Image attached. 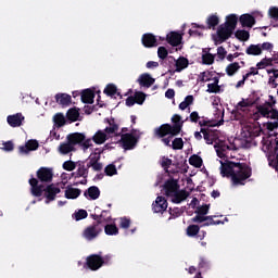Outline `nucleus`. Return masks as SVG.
<instances>
[{
    "label": "nucleus",
    "mask_w": 278,
    "mask_h": 278,
    "mask_svg": "<svg viewBox=\"0 0 278 278\" xmlns=\"http://www.w3.org/2000/svg\"><path fill=\"white\" fill-rule=\"evenodd\" d=\"M101 153L103 151H98V152H92L88 160L89 162L87 163V168H92V170H96L99 173L100 170H103V163H100L99 161L101 160Z\"/></svg>",
    "instance_id": "9b49d317"
},
{
    "label": "nucleus",
    "mask_w": 278,
    "mask_h": 278,
    "mask_svg": "<svg viewBox=\"0 0 278 278\" xmlns=\"http://www.w3.org/2000/svg\"><path fill=\"white\" fill-rule=\"evenodd\" d=\"M264 134L262 126L260 124H248L242 127L241 138L244 140V147L251 149V147H257V141L255 138H260Z\"/></svg>",
    "instance_id": "20e7f679"
},
{
    "label": "nucleus",
    "mask_w": 278,
    "mask_h": 278,
    "mask_svg": "<svg viewBox=\"0 0 278 278\" xmlns=\"http://www.w3.org/2000/svg\"><path fill=\"white\" fill-rule=\"evenodd\" d=\"M202 64H206L207 66L214 64V54L205 53L202 55Z\"/></svg>",
    "instance_id": "6e6d98bb"
},
{
    "label": "nucleus",
    "mask_w": 278,
    "mask_h": 278,
    "mask_svg": "<svg viewBox=\"0 0 278 278\" xmlns=\"http://www.w3.org/2000/svg\"><path fill=\"white\" fill-rule=\"evenodd\" d=\"M195 214L207 216V214H210V205L204 204L202 206H198V208L195 210Z\"/></svg>",
    "instance_id": "052dcab7"
},
{
    "label": "nucleus",
    "mask_w": 278,
    "mask_h": 278,
    "mask_svg": "<svg viewBox=\"0 0 278 278\" xmlns=\"http://www.w3.org/2000/svg\"><path fill=\"white\" fill-rule=\"evenodd\" d=\"M267 73L269 74L268 85L271 86V88H277L278 84L276 79H278V70L270 68V70H267Z\"/></svg>",
    "instance_id": "c9c22d12"
},
{
    "label": "nucleus",
    "mask_w": 278,
    "mask_h": 278,
    "mask_svg": "<svg viewBox=\"0 0 278 278\" xmlns=\"http://www.w3.org/2000/svg\"><path fill=\"white\" fill-rule=\"evenodd\" d=\"M103 233V226H100L98 223H92L87 226L83 231V238L88 242H92V240H97L98 236Z\"/></svg>",
    "instance_id": "6e6552de"
},
{
    "label": "nucleus",
    "mask_w": 278,
    "mask_h": 278,
    "mask_svg": "<svg viewBox=\"0 0 278 278\" xmlns=\"http://www.w3.org/2000/svg\"><path fill=\"white\" fill-rule=\"evenodd\" d=\"M201 134H203L206 144H214V141H212V136L210 135V128H201Z\"/></svg>",
    "instance_id": "4d7b16f0"
},
{
    "label": "nucleus",
    "mask_w": 278,
    "mask_h": 278,
    "mask_svg": "<svg viewBox=\"0 0 278 278\" xmlns=\"http://www.w3.org/2000/svg\"><path fill=\"white\" fill-rule=\"evenodd\" d=\"M225 113L222 114V118L218 122L210 121V119H201L199 121V125L201 129H210L212 127H220V125L225 124Z\"/></svg>",
    "instance_id": "412c9836"
},
{
    "label": "nucleus",
    "mask_w": 278,
    "mask_h": 278,
    "mask_svg": "<svg viewBox=\"0 0 278 278\" xmlns=\"http://www.w3.org/2000/svg\"><path fill=\"white\" fill-rule=\"evenodd\" d=\"M161 166L167 175H175V170L168 169L170 166H173V160L168 159V156H162L161 159Z\"/></svg>",
    "instance_id": "72a5a7b5"
},
{
    "label": "nucleus",
    "mask_w": 278,
    "mask_h": 278,
    "mask_svg": "<svg viewBox=\"0 0 278 278\" xmlns=\"http://www.w3.org/2000/svg\"><path fill=\"white\" fill-rule=\"evenodd\" d=\"M154 136L156 138H166V136H170V138H175V136H179V126L170 125V124H162L160 127L154 129Z\"/></svg>",
    "instance_id": "423d86ee"
},
{
    "label": "nucleus",
    "mask_w": 278,
    "mask_h": 278,
    "mask_svg": "<svg viewBox=\"0 0 278 278\" xmlns=\"http://www.w3.org/2000/svg\"><path fill=\"white\" fill-rule=\"evenodd\" d=\"M236 108L239 112H244L245 108H253V101L250 99H242L240 102H238Z\"/></svg>",
    "instance_id": "a18cd8bd"
},
{
    "label": "nucleus",
    "mask_w": 278,
    "mask_h": 278,
    "mask_svg": "<svg viewBox=\"0 0 278 278\" xmlns=\"http://www.w3.org/2000/svg\"><path fill=\"white\" fill-rule=\"evenodd\" d=\"M103 92L104 94H106V97H111L112 99H116V97H119L121 99H123L121 91H118V88L114 84L106 85Z\"/></svg>",
    "instance_id": "cd10ccee"
},
{
    "label": "nucleus",
    "mask_w": 278,
    "mask_h": 278,
    "mask_svg": "<svg viewBox=\"0 0 278 278\" xmlns=\"http://www.w3.org/2000/svg\"><path fill=\"white\" fill-rule=\"evenodd\" d=\"M165 190V195L173 198V195L179 190V184H177V180L169 179L165 181L163 186Z\"/></svg>",
    "instance_id": "a211bd4d"
},
{
    "label": "nucleus",
    "mask_w": 278,
    "mask_h": 278,
    "mask_svg": "<svg viewBox=\"0 0 278 278\" xmlns=\"http://www.w3.org/2000/svg\"><path fill=\"white\" fill-rule=\"evenodd\" d=\"M134 99H135V103H137V105H142L144 103V101H147V94L142 91H136Z\"/></svg>",
    "instance_id": "8fccbe9b"
},
{
    "label": "nucleus",
    "mask_w": 278,
    "mask_h": 278,
    "mask_svg": "<svg viewBox=\"0 0 278 278\" xmlns=\"http://www.w3.org/2000/svg\"><path fill=\"white\" fill-rule=\"evenodd\" d=\"M189 164L194 166V168H201L203 166V159L197 154H193L189 157Z\"/></svg>",
    "instance_id": "c03bdc74"
},
{
    "label": "nucleus",
    "mask_w": 278,
    "mask_h": 278,
    "mask_svg": "<svg viewBox=\"0 0 278 278\" xmlns=\"http://www.w3.org/2000/svg\"><path fill=\"white\" fill-rule=\"evenodd\" d=\"M277 105V99L274 96H268V101L264 104H260L256 106V113L262 111V108H266V110H276L275 106Z\"/></svg>",
    "instance_id": "2f4dec72"
},
{
    "label": "nucleus",
    "mask_w": 278,
    "mask_h": 278,
    "mask_svg": "<svg viewBox=\"0 0 278 278\" xmlns=\"http://www.w3.org/2000/svg\"><path fill=\"white\" fill-rule=\"evenodd\" d=\"M166 40L172 47H179L181 45L182 37L181 34L172 31L166 36Z\"/></svg>",
    "instance_id": "b1692460"
},
{
    "label": "nucleus",
    "mask_w": 278,
    "mask_h": 278,
    "mask_svg": "<svg viewBox=\"0 0 278 278\" xmlns=\"http://www.w3.org/2000/svg\"><path fill=\"white\" fill-rule=\"evenodd\" d=\"M81 195V189L68 186L65 190V199H78Z\"/></svg>",
    "instance_id": "e433bc0d"
},
{
    "label": "nucleus",
    "mask_w": 278,
    "mask_h": 278,
    "mask_svg": "<svg viewBox=\"0 0 278 278\" xmlns=\"http://www.w3.org/2000/svg\"><path fill=\"white\" fill-rule=\"evenodd\" d=\"M240 68H241L240 63L238 62L230 63L226 66V75H228V77H233V75L238 73Z\"/></svg>",
    "instance_id": "58836bf2"
},
{
    "label": "nucleus",
    "mask_w": 278,
    "mask_h": 278,
    "mask_svg": "<svg viewBox=\"0 0 278 278\" xmlns=\"http://www.w3.org/2000/svg\"><path fill=\"white\" fill-rule=\"evenodd\" d=\"M23 121H25L23 113H16L7 117V122L10 127H21V125H23Z\"/></svg>",
    "instance_id": "4be33fe9"
},
{
    "label": "nucleus",
    "mask_w": 278,
    "mask_h": 278,
    "mask_svg": "<svg viewBox=\"0 0 278 278\" xmlns=\"http://www.w3.org/2000/svg\"><path fill=\"white\" fill-rule=\"evenodd\" d=\"M80 99L84 103L92 104L94 103V91L91 89H85L80 93Z\"/></svg>",
    "instance_id": "473e14b6"
},
{
    "label": "nucleus",
    "mask_w": 278,
    "mask_h": 278,
    "mask_svg": "<svg viewBox=\"0 0 278 278\" xmlns=\"http://www.w3.org/2000/svg\"><path fill=\"white\" fill-rule=\"evenodd\" d=\"M168 210V201L166 198L159 195L156 197L155 201L152 203V212L154 214H164Z\"/></svg>",
    "instance_id": "2eb2a0df"
},
{
    "label": "nucleus",
    "mask_w": 278,
    "mask_h": 278,
    "mask_svg": "<svg viewBox=\"0 0 278 278\" xmlns=\"http://www.w3.org/2000/svg\"><path fill=\"white\" fill-rule=\"evenodd\" d=\"M84 197H86V199H90L91 201H97V199L101 197V190H99V187L97 186H91L84 192Z\"/></svg>",
    "instance_id": "a878e982"
},
{
    "label": "nucleus",
    "mask_w": 278,
    "mask_h": 278,
    "mask_svg": "<svg viewBox=\"0 0 278 278\" xmlns=\"http://www.w3.org/2000/svg\"><path fill=\"white\" fill-rule=\"evenodd\" d=\"M247 55H262L261 45H250L245 50Z\"/></svg>",
    "instance_id": "a19ab883"
},
{
    "label": "nucleus",
    "mask_w": 278,
    "mask_h": 278,
    "mask_svg": "<svg viewBox=\"0 0 278 278\" xmlns=\"http://www.w3.org/2000/svg\"><path fill=\"white\" fill-rule=\"evenodd\" d=\"M269 16H270V18H274V21H278V8L277 7H271L269 9Z\"/></svg>",
    "instance_id": "774afa93"
},
{
    "label": "nucleus",
    "mask_w": 278,
    "mask_h": 278,
    "mask_svg": "<svg viewBox=\"0 0 278 278\" xmlns=\"http://www.w3.org/2000/svg\"><path fill=\"white\" fill-rule=\"evenodd\" d=\"M37 181L41 184H51L53 181V169L49 167H40L37 170Z\"/></svg>",
    "instance_id": "4468645a"
},
{
    "label": "nucleus",
    "mask_w": 278,
    "mask_h": 278,
    "mask_svg": "<svg viewBox=\"0 0 278 278\" xmlns=\"http://www.w3.org/2000/svg\"><path fill=\"white\" fill-rule=\"evenodd\" d=\"M53 121L58 127H64V125H66V117H64L62 113L55 114Z\"/></svg>",
    "instance_id": "603ef678"
},
{
    "label": "nucleus",
    "mask_w": 278,
    "mask_h": 278,
    "mask_svg": "<svg viewBox=\"0 0 278 278\" xmlns=\"http://www.w3.org/2000/svg\"><path fill=\"white\" fill-rule=\"evenodd\" d=\"M257 116H262L263 118L270 119V122L267 123V129L269 131H275V129H278V110L277 109L268 110L266 108H262L260 113L254 114V118H257Z\"/></svg>",
    "instance_id": "39448f33"
},
{
    "label": "nucleus",
    "mask_w": 278,
    "mask_h": 278,
    "mask_svg": "<svg viewBox=\"0 0 278 278\" xmlns=\"http://www.w3.org/2000/svg\"><path fill=\"white\" fill-rule=\"evenodd\" d=\"M66 138H67V142H70V144H73L75 147L76 144L81 146V142L86 140V135H84V132H74V134L67 135Z\"/></svg>",
    "instance_id": "5701e85b"
},
{
    "label": "nucleus",
    "mask_w": 278,
    "mask_h": 278,
    "mask_svg": "<svg viewBox=\"0 0 278 278\" xmlns=\"http://www.w3.org/2000/svg\"><path fill=\"white\" fill-rule=\"evenodd\" d=\"M110 137L105 134V130H98L93 137L92 140L96 144H104V142L109 139Z\"/></svg>",
    "instance_id": "f704fd0d"
},
{
    "label": "nucleus",
    "mask_w": 278,
    "mask_h": 278,
    "mask_svg": "<svg viewBox=\"0 0 278 278\" xmlns=\"http://www.w3.org/2000/svg\"><path fill=\"white\" fill-rule=\"evenodd\" d=\"M227 27H230L233 31H236V27H238V15L229 14L226 17V22L224 23Z\"/></svg>",
    "instance_id": "4c0bfd02"
},
{
    "label": "nucleus",
    "mask_w": 278,
    "mask_h": 278,
    "mask_svg": "<svg viewBox=\"0 0 278 278\" xmlns=\"http://www.w3.org/2000/svg\"><path fill=\"white\" fill-rule=\"evenodd\" d=\"M66 116H67L68 121H72V123H75V122L79 121V110H77L76 108L70 109L67 111Z\"/></svg>",
    "instance_id": "09e8293b"
},
{
    "label": "nucleus",
    "mask_w": 278,
    "mask_h": 278,
    "mask_svg": "<svg viewBox=\"0 0 278 278\" xmlns=\"http://www.w3.org/2000/svg\"><path fill=\"white\" fill-rule=\"evenodd\" d=\"M220 23V18L216 14H212L206 18V26L192 23L193 29H216Z\"/></svg>",
    "instance_id": "f8f14e48"
},
{
    "label": "nucleus",
    "mask_w": 278,
    "mask_h": 278,
    "mask_svg": "<svg viewBox=\"0 0 278 278\" xmlns=\"http://www.w3.org/2000/svg\"><path fill=\"white\" fill-rule=\"evenodd\" d=\"M137 83L141 88H151L155 84V78H152L149 73H143L139 76Z\"/></svg>",
    "instance_id": "6ab92c4d"
},
{
    "label": "nucleus",
    "mask_w": 278,
    "mask_h": 278,
    "mask_svg": "<svg viewBox=\"0 0 278 278\" xmlns=\"http://www.w3.org/2000/svg\"><path fill=\"white\" fill-rule=\"evenodd\" d=\"M222 177L231 178L232 186H244V181L253 175V169L247 163L219 161Z\"/></svg>",
    "instance_id": "f257e3e1"
},
{
    "label": "nucleus",
    "mask_w": 278,
    "mask_h": 278,
    "mask_svg": "<svg viewBox=\"0 0 278 278\" xmlns=\"http://www.w3.org/2000/svg\"><path fill=\"white\" fill-rule=\"evenodd\" d=\"M208 134L213 142H216V140H218V138L220 137V132L217 129L208 128Z\"/></svg>",
    "instance_id": "338daca9"
},
{
    "label": "nucleus",
    "mask_w": 278,
    "mask_h": 278,
    "mask_svg": "<svg viewBox=\"0 0 278 278\" xmlns=\"http://www.w3.org/2000/svg\"><path fill=\"white\" fill-rule=\"evenodd\" d=\"M172 123H174L173 125H176L177 127H179V134H181V128L184 127V122H181V115L175 114L172 117Z\"/></svg>",
    "instance_id": "bf43d9fd"
},
{
    "label": "nucleus",
    "mask_w": 278,
    "mask_h": 278,
    "mask_svg": "<svg viewBox=\"0 0 278 278\" xmlns=\"http://www.w3.org/2000/svg\"><path fill=\"white\" fill-rule=\"evenodd\" d=\"M117 136H119L121 140V144L123 147V149H125V151H131V149L136 148V144H138V139L136 138V136L126 132H119Z\"/></svg>",
    "instance_id": "1a4fd4ad"
},
{
    "label": "nucleus",
    "mask_w": 278,
    "mask_h": 278,
    "mask_svg": "<svg viewBox=\"0 0 278 278\" xmlns=\"http://www.w3.org/2000/svg\"><path fill=\"white\" fill-rule=\"evenodd\" d=\"M207 219L203 222V224L200 227H210L212 225H223L222 220H214L216 216H206Z\"/></svg>",
    "instance_id": "3c124183"
},
{
    "label": "nucleus",
    "mask_w": 278,
    "mask_h": 278,
    "mask_svg": "<svg viewBox=\"0 0 278 278\" xmlns=\"http://www.w3.org/2000/svg\"><path fill=\"white\" fill-rule=\"evenodd\" d=\"M28 184L30 186V194L33 197L40 198L42 197L45 192L46 203H51V201H55V197L62 192L60 187H56L55 185L51 184L45 187L43 185L38 184V178H31L28 180Z\"/></svg>",
    "instance_id": "f03ea898"
},
{
    "label": "nucleus",
    "mask_w": 278,
    "mask_h": 278,
    "mask_svg": "<svg viewBox=\"0 0 278 278\" xmlns=\"http://www.w3.org/2000/svg\"><path fill=\"white\" fill-rule=\"evenodd\" d=\"M262 151L266 153L269 166H278V138L275 136H264L262 138Z\"/></svg>",
    "instance_id": "7ed1b4c3"
},
{
    "label": "nucleus",
    "mask_w": 278,
    "mask_h": 278,
    "mask_svg": "<svg viewBox=\"0 0 278 278\" xmlns=\"http://www.w3.org/2000/svg\"><path fill=\"white\" fill-rule=\"evenodd\" d=\"M103 229L106 236H118V227L116 224H104Z\"/></svg>",
    "instance_id": "ea45409f"
},
{
    "label": "nucleus",
    "mask_w": 278,
    "mask_h": 278,
    "mask_svg": "<svg viewBox=\"0 0 278 278\" xmlns=\"http://www.w3.org/2000/svg\"><path fill=\"white\" fill-rule=\"evenodd\" d=\"M105 214H110V211H102L100 215L91 214V218L94 220L93 223H98L100 227H104L105 223H110V217H105Z\"/></svg>",
    "instance_id": "7c9ffc66"
},
{
    "label": "nucleus",
    "mask_w": 278,
    "mask_h": 278,
    "mask_svg": "<svg viewBox=\"0 0 278 278\" xmlns=\"http://www.w3.org/2000/svg\"><path fill=\"white\" fill-rule=\"evenodd\" d=\"M200 229H201V226H199V225H189L187 227V236L189 238H197V236L199 235Z\"/></svg>",
    "instance_id": "49530a36"
},
{
    "label": "nucleus",
    "mask_w": 278,
    "mask_h": 278,
    "mask_svg": "<svg viewBox=\"0 0 278 278\" xmlns=\"http://www.w3.org/2000/svg\"><path fill=\"white\" fill-rule=\"evenodd\" d=\"M89 169L90 167H88V165L86 166L84 163H78L77 170L72 175L75 177V179H79V177H83V179H88Z\"/></svg>",
    "instance_id": "bb28decb"
},
{
    "label": "nucleus",
    "mask_w": 278,
    "mask_h": 278,
    "mask_svg": "<svg viewBox=\"0 0 278 278\" xmlns=\"http://www.w3.org/2000/svg\"><path fill=\"white\" fill-rule=\"evenodd\" d=\"M206 92H208L210 94H218V92H220V87L219 85H214V83L208 84Z\"/></svg>",
    "instance_id": "680f3d73"
},
{
    "label": "nucleus",
    "mask_w": 278,
    "mask_h": 278,
    "mask_svg": "<svg viewBox=\"0 0 278 278\" xmlns=\"http://www.w3.org/2000/svg\"><path fill=\"white\" fill-rule=\"evenodd\" d=\"M38 147H40V143H38V140L30 139L26 142L25 146L20 147V153L23 155H27L29 151H38Z\"/></svg>",
    "instance_id": "aec40b11"
},
{
    "label": "nucleus",
    "mask_w": 278,
    "mask_h": 278,
    "mask_svg": "<svg viewBox=\"0 0 278 278\" xmlns=\"http://www.w3.org/2000/svg\"><path fill=\"white\" fill-rule=\"evenodd\" d=\"M104 173L108 177H114V175H117L118 170L116 169V165L114 164H109L104 168Z\"/></svg>",
    "instance_id": "864d4df0"
},
{
    "label": "nucleus",
    "mask_w": 278,
    "mask_h": 278,
    "mask_svg": "<svg viewBox=\"0 0 278 278\" xmlns=\"http://www.w3.org/2000/svg\"><path fill=\"white\" fill-rule=\"evenodd\" d=\"M86 266L90 270H99L103 266V256L101 254H91L86 258Z\"/></svg>",
    "instance_id": "ddd939ff"
},
{
    "label": "nucleus",
    "mask_w": 278,
    "mask_h": 278,
    "mask_svg": "<svg viewBox=\"0 0 278 278\" xmlns=\"http://www.w3.org/2000/svg\"><path fill=\"white\" fill-rule=\"evenodd\" d=\"M239 23L241 24V27H253L255 25L256 21L255 17L249 13L242 14L239 17Z\"/></svg>",
    "instance_id": "393cba45"
},
{
    "label": "nucleus",
    "mask_w": 278,
    "mask_h": 278,
    "mask_svg": "<svg viewBox=\"0 0 278 278\" xmlns=\"http://www.w3.org/2000/svg\"><path fill=\"white\" fill-rule=\"evenodd\" d=\"M172 149H174V151H180V149H184V139L175 138L172 142Z\"/></svg>",
    "instance_id": "5fc2aeb1"
},
{
    "label": "nucleus",
    "mask_w": 278,
    "mask_h": 278,
    "mask_svg": "<svg viewBox=\"0 0 278 278\" xmlns=\"http://www.w3.org/2000/svg\"><path fill=\"white\" fill-rule=\"evenodd\" d=\"M168 212L172 218H179V216H181L180 207H174V208L169 207Z\"/></svg>",
    "instance_id": "69168bd1"
},
{
    "label": "nucleus",
    "mask_w": 278,
    "mask_h": 278,
    "mask_svg": "<svg viewBox=\"0 0 278 278\" xmlns=\"http://www.w3.org/2000/svg\"><path fill=\"white\" fill-rule=\"evenodd\" d=\"M190 197V193L186 190H177L173 195H172V203H182V201H186Z\"/></svg>",
    "instance_id": "c756f323"
},
{
    "label": "nucleus",
    "mask_w": 278,
    "mask_h": 278,
    "mask_svg": "<svg viewBox=\"0 0 278 278\" xmlns=\"http://www.w3.org/2000/svg\"><path fill=\"white\" fill-rule=\"evenodd\" d=\"M168 62L172 64H175L176 70H168V73L172 75H175V73H181V71H185V68H188L190 66V61H188L185 56H179L178 60H175L174 56H168Z\"/></svg>",
    "instance_id": "9d476101"
},
{
    "label": "nucleus",
    "mask_w": 278,
    "mask_h": 278,
    "mask_svg": "<svg viewBox=\"0 0 278 278\" xmlns=\"http://www.w3.org/2000/svg\"><path fill=\"white\" fill-rule=\"evenodd\" d=\"M141 42L146 49H153V47H157V37L151 33H146L141 37Z\"/></svg>",
    "instance_id": "f3484780"
},
{
    "label": "nucleus",
    "mask_w": 278,
    "mask_h": 278,
    "mask_svg": "<svg viewBox=\"0 0 278 278\" xmlns=\"http://www.w3.org/2000/svg\"><path fill=\"white\" fill-rule=\"evenodd\" d=\"M106 123L109 124V126H106L104 128V132L106 136H109V138H114V136L116 138H119L121 132H118L119 126L116 123V119H114V117H111L110 119H106Z\"/></svg>",
    "instance_id": "dca6fc26"
},
{
    "label": "nucleus",
    "mask_w": 278,
    "mask_h": 278,
    "mask_svg": "<svg viewBox=\"0 0 278 278\" xmlns=\"http://www.w3.org/2000/svg\"><path fill=\"white\" fill-rule=\"evenodd\" d=\"M235 37L237 38V40H240L241 42H247V40L251 38V34L249 33V30L239 29L235 33Z\"/></svg>",
    "instance_id": "37998d69"
},
{
    "label": "nucleus",
    "mask_w": 278,
    "mask_h": 278,
    "mask_svg": "<svg viewBox=\"0 0 278 278\" xmlns=\"http://www.w3.org/2000/svg\"><path fill=\"white\" fill-rule=\"evenodd\" d=\"M55 101L56 103H59V105H62L63 108H68V105H71L73 101V98H71V94L67 93H56Z\"/></svg>",
    "instance_id": "c85d7f7f"
},
{
    "label": "nucleus",
    "mask_w": 278,
    "mask_h": 278,
    "mask_svg": "<svg viewBox=\"0 0 278 278\" xmlns=\"http://www.w3.org/2000/svg\"><path fill=\"white\" fill-rule=\"evenodd\" d=\"M75 168H77V163L73 162V161H65L63 163V169L67 170V172H73L75 170Z\"/></svg>",
    "instance_id": "13d9d810"
},
{
    "label": "nucleus",
    "mask_w": 278,
    "mask_h": 278,
    "mask_svg": "<svg viewBox=\"0 0 278 278\" xmlns=\"http://www.w3.org/2000/svg\"><path fill=\"white\" fill-rule=\"evenodd\" d=\"M233 36V30L226 26V24H222L217 28L216 36H213V40L215 45H223L226 40H229Z\"/></svg>",
    "instance_id": "0eeeda50"
},
{
    "label": "nucleus",
    "mask_w": 278,
    "mask_h": 278,
    "mask_svg": "<svg viewBox=\"0 0 278 278\" xmlns=\"http://www.w3.org/2000/svg\"><path fill=\"white\" fill-rule=\"evenodd\" d=\"M157 55L160 60H166L168 58V50L166 49V47H163V46L159 47Z\"/></svg>",
    "instance_id": "e2e57ef3"
},
{
    "label": "nucleus",
    "mask_w": 278,
    "mask_h": 278,
    "mask_svg": "<svg viewBox=\"0 0 278 278\" xmlns=\"http://www.w3.org/2000/svg\"><path fill=\"white\" fill-rule=\"evenodd\" d=\"M200 81L205 84V81H212V72L200 73Z\"/></svg>",
    "instance_id": "0e129e2a"
},
{
    "label": "nucleus",
    "mask_w": 278,
    "mask_h": 278,
    "mask_svg": "<svg viewBox=\"0 0 278 278\" xmlns=\"http://www.w3.org/2000/svg\"><path fill=\"white\" fill-rule=\"evenodd\" d=\"M59 151H60V153H62V155H68V153L75 151V147L71 142L67 141L66 143L60 144Z\"/></svg>",
    "instance_id": "79ce46f5"
},
{
    "label": "nucleus",
    "mask_w": 278,
    "mask_h": 278,
    "mask_svg": "<svg viewBox=\"0 0 278 278\" xmlns=\"http://www.w3.org/2000/svg\"><path fill=\"white\" fill-rule=\"evenodd\" d=\"M72 218H74V220H77V222L84 220L85 218H88V211L80 208L72 215Z\"/></svg>",
    "instance_id": "de8ad7c7"
}]
</instances>
